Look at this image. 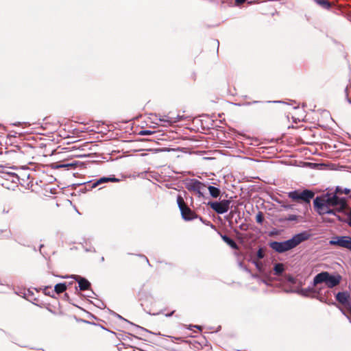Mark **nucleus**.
I'll return each mask as SVG.
<instances>
[{"label":"nucleus","mask_w":351,"mask_h":351,"mask_svg":"<svg viewBox=\"0 0 351 351\" xmlns=\"http://www.w3.org/2000/svg\"><path fill=\"white\" fill-rule=\"evenodd\" d=\"M230 200L223 199L220 202H209L207 204L217 214H223L230 209Z\"/></svg>","instance_id":"obj_6"},{"label":"nucleus","mask_w":351,"mask_h":351,"mask_svg":"<svg viewBox=\"0 0 351 351\" xmlns=\"http://www.w3.org/2000/svg\"><path fill=\"white\" fill-rule=\"evenodd\" d=\"M257 256L259 258H263V256H264V254H263V252L261 249H259L258 252H257Z\"/></svg>","instance_id":"obj_25"},{"label":"nucleus","mask_w":351,"mask_h":351,"mask_svg":"<svg viewBox=\"0 0 351 351\" xmlns=\"http://www.w3.org/2000/svg\"><path fill=\"white\" fill-rule=\"evenodd\" d=\"M289 197L295 200H303L307 203L314 197V193L309 190H304L302 192L295 191L289 193Z\"/></svg>","instance_id":"obj_7"},{"label":"nucleus","mask_w":351,"mask_h":351,"mask_svg":"<svg viewBox=\"0 0 351 351\" xmlns=\"http://www.w3.org/2000/svg\"><path fill=\"white\" fill-rule=\"evenodd\" d=\"M222 239L233 249H237V243L226 235L221 236Z\"/></svg>","instance_id":"obj_18"},{"label":"nucleus","mask_w":351,"mask_h":351,"mask_svg":"<svg viewBox=\"0 0 351 351\" xmlns=\"http://www.w3.org/2000/svg\"><path fill=\"white\" fill-rule=\"evenodd\" d=\"M350 189H344L342 190L340 187L337 186L335 191V193H345V194H349L350 193Z\"/></svg>","instance_id":"obj_22"},{"label":"nucleus","mask_w":351,"mask_h":351,"mask_svg":"<svg viewBox=\"0 0 351 351\" xmlns=\"http://www.w3.org/2000/svg\"><path fill=\"white\" fill-rule=\"evenodd\" d=\"M287 112H288L289 114L287 116V118H289V114H291V110H297L298 112H302L303 110L301 109L298 106H293L292 104H289V102L287 101Z\"/></svg>","instance_id":"obj_17"},{"label":"nucleus","mask_w":351,"mask_h":351,"mask_svg":"<svg viewBox=\"0 0 351 351\" xmlns=\"http://www.w3.org/2000/svg\"><path fill=\"white\" fill-rule=\"evenodd\" d=\"M75 279L77 281L80 290L84 291L89 289L90 284L86 279L79 276H76Z\"/></svg>","instance_id":"obj_10"},{"label":"nucleus","mask_w":351,"mask_h":351,"mask_svg":"<svg viewBox=\"0 0 351 351\" xmlns=\"http://www.w3.org/2000/svg\"><path fill=\"white\" fill-rule=\"evenodd\" d=\"M12 209V205L10 203H5L2 208H1V212L3 214L8 213L9 211Z\"/></svg>","instance_id":"obj_20"},{"label":"nucleus","mask_w":351,"mask_h":351,"mask_svg":"<svg viewBox=\"0 0 351 351\" xmlns=\"http://www.w3.org/2000/svg\"><path fill=\"white\" fill-rule=\"evenodd\" d=\"M350 294L346 291L339 292L336 295V300L342 304H346L348 302Z\"/></svg>","instance_id":"obj_11"},{"label":"nucleus","mask_w":351,"mask_h":351,"mask_svg":"<svg viewBox=\"0 0 351 351\" xmlns=\"http://www.w3.org/2000/svg\"><path fill=\"white\" fill-rule=\"evenodd\" d=\"M246 0H235V2L237 5H240L244 3Z\"/></svg>","instance_id":"obj_27"},{"label":"nucleus","mask_w":351,"mask_h":351,"mask_svg":"<svg viewBox=\"0 0 351 351\" xmlns=\"http://www.w3.org/2000/svg\"><path fill=\"white\" fill-rule=\"evenodd\" d=\"M277 234V232H276V231H271V232L269 233V235H270V236H272V235H274V234Z\"/></svg>","instance_id":"obj_30"},{"label":"nucleus","mask_w":351,"mask_h":351,"mask_svg":"<svg viewBox=\"0 0 351 351\" xmlns=\"http://www.w3.org/2000/svg\"><path fill=\"white\" fill-rule=\"evenodd\" d=\"M285 270V266L282 263H276L274 267V272L276 276H280L282 274L283 271Z\"/></svg>","instance_id":"obj_16"},{"label":"nucleus","mask_w":351,"mask_h":351,"mask_svg":"<svg viewBox=\"0 0 351 351\" xmlns=\"http://www.w3.org/2000/svg\"><path fill=\"white\" fill-rule=\"evenodd\" d=\"M160 121H167V122H171V121H169V120H167V119H160Z\"/></svg>","instance_id":"obj_31"},{"label":"nucleus","mask_w":351,"mask_h":351,"mask_svg":"<svg viewBox=\"0 0 351 351\" xmlns=\"http://www.w3.org/2000/svg\"><path fill=\"white\" fill-rule=\"evenodd\" d=\"M316 1L319 5H327V6L330 5L329 2L326 0H317Z\"/></svg>","instance_id":"obj_24"},{"label":"nucleus","mask_w":351,"mask_h":351,"mask_svg":"<svg viewBox=\"0 0 351 351\" xmlns=\"http://www.w3.org/2000/svg\"><path fill=\"white\" fill-rule=\"evenodd\" d=\"M341 278V276L338 274H330L328 271H322L314 277L313 286L315 287L319 284L325 283L328 289H331L338 285Z\"/></svg>","instance_id":"obj_2"},{"label":"nucleus","mask_w":351,"mask_h":351,"mask_svg":"<svg viewBox=\"0 0 351 351\" xmlns=\"http://www.w3.org/2000/svg\"><path fill=\"white\" fill-rule=\"evenodd\" d=\"M292 119H293V121H295V122H297V121H300L301 120V118H300V117L295 118L294 116H292Z\"/></svg>","instance_id":"obj_28"},{"label":"nucleus","mask_w":351,"mask_h":351,"mask_svg":"<svg viewBox=\"0 0 351 351\" xmlns=\"http://www.w3.org/2000/svg\"><path fill=\"white\" fill-rule=\"evenodd\" d=\"M299 216H297L295 215H289L288 217H287V221H297Z\"/></svg>","instance_id":"obj_23"},{"label":"nucleus","mask_w":351,"mask_h":351,"mask_svg":"<svg viewBox=\"0 0 351 351\" xmlns=\"http://www.w3.org/2000/svg\"><path fill=\"white\" fill-rule=\"evenodd\" d=\"M315 290L316 289L313 287L307 289H300L298 291V292L302 295L314 298V295L315 294Z\"/></svg>","instance_id":"obj_14"},{"label":"nucleus","mask_w":351,"mask_h":351,"mask_svg":"<svg viewBox=\"0 0 351 351\" xmlns=\"http://www.w3.org/2000/svg\"><path fill=\"white\" fill-rule=\"evenodd\" d=\"M208 189L209 193L211 195V197H213L214 198H217L221 194L220 189L215 186H208Z\"/></svg>","instance_id":"obj_15"},{"label":"nucleus","mask_w":351,"mask_h":351,"mask_svg":"<svg viewBox=\"0 0 351 351\" xmlns=\"http://www.w3.org/2000/svg\"><path fill=\"white\" fill-rule=\"evenodd\" d=\"M117 181H118V180L115 178H106V177L101 178L99 180H97L96 182L93 183L91 188H93V189L95 188V187L99 186L100 184H104V183H106L108 182H117Z\"/></svg>","instance_id":"obj_12"},{"label":"nucleus","mask_w":351,"mask_h":351,"mask_svg":"<svg viewBox=\"0 0 351 351\" xmlns=\"http://www.w3.org/2000/svg\"><path fill=\"white\" fill-rule=\"evenodd\" d=\"M350 219H351V211H350Z\"/></svg>","instance_id":"obj_34"},{"label":"nucleus","mask_w":351,"mask_h":351,"mask_svg":"<svg viewBox=\"0 0 351 351\" xmlns=\"http://www.w3.org/2000/svg\"><path fill=\"white\" fill-rule=\"evenodd\" d=\"M286 280H287V282H293V278H291V277H289V276H287Z\"/></svg>","instance_id":"obj_29"},{"label":"nucleus","mask_w":351,"mask_h":351,"mask_svg":"<svg viewBox=\"0 0 351 351\" xmlns=\"http://www.w3.org/2000/svg\"><path fill=\"white\" fill-rule=\"evenodd\" d=\"M152 134V132L149 130H144L141 132V134H143V135H147V134Z\"/></svg>","instance_id":"obj_26"},{"label":"nucleus","mask_w":351,"mask_h":351,"mask_svg":"<svg viewBox=\"0 0 351 351\" xmlns=\"http://www.w3.org/2000/svg\"><path fill=\"white\" fill-rule=\"evenodd\" d=\"M314 206L319 215L335 214V210L342 211L346 207V200L336 193L326 194L317 197L313 201Z\"/></svg>","instance_id":"obj_1"},{"label":"nucleus","mask_w":351,"mask_h":351,"mask_svg":"<svg viewBox=\"0 0 351 351\" xmlns=\"http://www.w3.org/2000/svg\"><path fill=\"white\" fill-rule=\"evenodd\" d=\"M70 166H71V164H66V165H63L61 167H70Z\"/></svg>","instance_id":"obj_32"},{"label":"nucleus","mask_w":351,"mask_h":351,"mask_svg":"<svg viewBox=\"0 0 351 351\" xmlns=\"http://www.w3.org/2000/svg\"><path fill=\"white\" fill-rule=\"evenodd\" d=\"M186 188L189 191L195 193L199 197H202L204 195L206 185L196 179H191L186 183Z\"/></svg>","instance_id":"obj_4"},{"label":"nucleus","mask_w":351,"mask_h":351,"mask_svg":"<svg viewBox=\"0 0 351 351\" xmlns=\"http://www.w3.org/2000/svg\"><path fill=\"white\" fill-rule=\"evenodd\" d=\"M54 289L57 293H62L66 289V285L65 283H59L55 286Z\"/></svg>","instance_id":"obj_19"},{"label":"nucleus","mask_w":351,"mask_h":351,"mask_svg":"<svg viewBox=\"0 0 351 351\" xmlns=\"http://www.w3.org/2000/svg\"><path fill=\"white\" fill-rule=\"evenodd\" d=\"M311 237V234L308 231H303L294 235L291 239L287 240V251L295 247L297 245L308 240Z\"/></svg>","instance_id":"obj_5"},{"label":"nucleus","mask_w":351,"mask_h":351,"mask_svg":"<svg viewBox=\"0 0 351 351\" xmlns=\"http://www.w3.org/2000/svg\"><path fill=\"white\" fill-rule=\"evenodd\" d=\"M329 243L331 245H337L347 249H351V237L337 236L333 237L329 241Z\"/></svg>","instance_id":"obj_8"},{"label":"nucleus","mask_w":351,"mask_h":351,"mask_svg":"<svg viewBox=\"0 0 351 351\" xmlns=\"http://www.w3.org/2000/svg\"><path fill=\"white\" fill-rule=\"evenodd\" d=\"M270 247L278 252H285V242H276L274 241L270 243Z\"/></svg>","instance_id":"obj_13"},{"label":"nucleus","mask_w":351,"mask_h":351,"mask_svg":"<svg viewBox=\"0 0 351 351\" xmlns=\"http://www.w3.org/2000/svg\"><path fill=\"white\" fill-rule=\"evenodd\" d=\"M174 311H172L171 313L167 314L166 316L170 317L173 314Z\"/></svg>","instance_id":"obj_33"},{"label":"nucleus","mask_w":351,"mask_h":351,"mask_svg":"<svg viewBox=\"0 0 351 351\" xmlns=\"http://www.w3.org/2000/svg\"><path fill=\"white\" fill-rule=\"evenodd\" d=\"M263 220H264L263 214L261 212H258L256 216V221L258 223L261 224L263 222Z\"/></svg>","instance_id":"obj_21"},{"label":"nucleus","mask_w":351,"mask_h":351,"mask_svg":"<svg viewBox=\"0 0 351 351\" xmlns=\"http://www.w3.org/2000/svg\"><path fill=\"white\" fill-rule=\"evenodd\" d=\"M332 292L328 288L316 289L314 298H317L320 302L330 304L331 301Z\"/></svg>","instance_id":"obj_9"},{"label":"nucleus","mask_w":351,"mask_h":351,"mask_svg":"<svg viewBox=\"0 0 351 351\" xmlns=\"http://www.w3.org/2000/svg\"><path fill=\"white\" fill-rule=\"evenodd\" d=\"M177 203L180 210L182 218L186 221L195 219L197 215L184 202L183 197L179 195L177 197Z\"/></svg>","instance_id":"obj_3"}]
</instances>
